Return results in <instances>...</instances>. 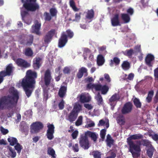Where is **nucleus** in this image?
I'll use <instances>...</instances> for the list:
<instances>
[{
  "label": "nucleus",
  "instance_id": "9b49d317",
  "mask_svg": "<svg viewBox=\"0 0 158 158\" xmlns=\"http://www.w3.org/2000/svg\"><path fill=\"white\" fill-rule=\"evenodd\" d=\"M14 68L12 64H9L6 66L5 70L1 71V73L5 77L10 76L13 74Z\"/></svg>",
  "mask_w": 158,
  "mask_h": 158
},
{
  "label": "nucleus",
  "instance_id": "49530a36",
  "mask_svg": "<svg viewBox=\"0 0 158 158\" xmlns=\"http://www.w3.org/2000/svg\"><path fill=\"white\" fill-rule=\"evenodd\" d=\"M83 117L82 116H79L75 122V125L77 126L81 125L82 124Z\"/></svg>",
  "mask_w": 158,
  "mask_h": 158
},
{
  "label": "nucleus",
  "instance_id": "4be33fe9",
  "mask_svg": "<svg viewBox=\"0 0 158 158\" xmlns=\"http://www.w3.org/2000/svg\"><path fill=\"white\" fill-rule=\"evenodd\" d=\"M143 138V135L140 134L132 135L127 138V141H133L132 139L136 140L141 139Z\"/></svg>",
  "mask_w": 158,
  "mask_h": 158
},
{
  "label": "nucleus",
  "instance_id": "1a4fd4ad",
  "mask_svg": "<svg viewBox=\"0 0 158 158\" xmlns=\"http://www.w3.org/2000/svg\"><path fill=\"white\" fill-rule=\"evenodd\" d=\"M56 30L52 29L48 31L44 36V40L45 44L48 45L51 42L53 37L56 34Z\"/></svg>",
  "mask_w": 158,
  "mask_h": 158
},
{
  "label": "nucleus",
  "instance_id": "3c124183",
  "mask_svg": "<svg viewBox=\"0 0 158 158\" xmlns=\"http://www.w3.org/2000/svg\"><path fill=\"white\" fill-rule=\"evenodd\" d=\"M106 130L105 129H102L100 131V135L102 139H104L106 135Z\"/></svg>",
  "mask_w": 158,
  "mask_h": 158
},
{
  "label": "nucleus",
  "instance_id": "dca6fc26",
  "mask_svg": "<svg viewBox=\"0 0 158 158\" xmlns=\"http://www.w3.org/2000/svg\"><path fill=\"white\" fill-rule=\"evenodd\" d=\"M120 98L119 95L118 94H115L109 99V101L110 106H112V109L113 110L116 103L115 102L118 101Z\"/></svg>",
  "mask_w": 158,
  "mask_h": 158
},
{
  "label": "nucleus",
  "instance_id": "774afa93",
  "mask_svg": "<svg viewBox=\"0 0 158 158\" xmlns=\"http://www.w3.org/2000/svg\"><path fill=\"white\" fill-rule=\"evenodd\" d=\"M152 139L155 141H158V134H155L152 135Z\"/></svg>",
  "mask_w": 158,
  "mask_h": 158
},
{
  "label": "nucleus",
  "instance_id": "f03ea898",
  "mask_svg": "<svg viewBox=\"0 0 158 158\" xmlns=\"http://www.w3.org/2000/svg\"><path fill=\"white\" fill-rule=\"evenodd\" d=\"M37 77V73L35 72L29 70L27 71L26 76L22 81V86L28 98L31 96L35 88V79Z\"/></svg>",
  "mask_w": 158,
  "mask_h": 158
},
{
  "label": "nucleus",
  "instance_id": "864d4df0",
  "mask_svg": "<svg viewBox=\"0 0 158 158\" xmlns=\"http://www.w3.org/2000/svg\"><path fill=\"white\" fill-rule=\"evenodd\" d=\"M79 71L81 72L83 74L84 73H85V76H87V69L84 67H82L79 70Z\"/></svg>",
  "mask_w": 158,
  "mask_h": 158
},
{
  "label": "nucleus",
  "instance_id": "a19ab883",
  "mask_svg": "<svg viewBox=\"0 0 158 158\" xmlns=\"http://www.w3.org/2000/svg\"><path fill=\"white\" fill-rule=\"evenodd\" d=\"M65 32L66 33V35L67 36V39L68 38L70 39H71L73 36L74 33L70 30H67Z\"/></svg>",
  "mask_w": 158,
  "mask_h": 158
},
{
  "label": "nucleus",
  "instance_id": "393cba45",
  "mask_svg": "<svg viewBox=\"0 0 158 158\" xmlns=\"http://www.w3.org/2000/svg\"><path fill=\"white\" fill-rule=\"evenodd\" d=\"M28 128L26 123L24 121H22L19 125L20 130L22 132H25L27 131Z\"/></svg>",
  "mask_w": 158,
  "mask_h": 158
},
{
  "label": "nucleus",
  "instance_id": "473e14b6",
  "mask_svg": "<svg viewBox=\"0 0 158 158\" xmlns=\"http://www.w3.org/2000/svg\"><path fill=\"white\" fill-rule=\"evenodd\" d=\"M153 94L154 92L153 90H151L148 92L147 97L146 98L147 102L150 103L151 102Z\"/></svg>",
  "mask_w": 158,
  "mask_h": 158
},
{
  "label": "nucleus",
  "instance_id": "2eb2a0df",
  "mask_svg": "<svg viewBox=\"0 0 158 158\" xmlns=\"http://www.w3.org/2000/svg\"><path fill=\"white\" fill-rule=\"evenodd\" d=\"M63 84H65V85H61L59 90L58 94L60 97L61 98H63L65 96L67 91V83L64 82H63Z\"/></svg>",
  "mask_w": 158,
  "mask_h": 158
},
{
  "label": "nucleus",
  "instance_id": "a18cd8bd",
  "mask_svg": "<svg viewBox=\"0 0 158 158\" xmlns=\"http://www.w3.org/2000/svg\"><path fill=\"white\" fill-rule=\"evenodd\" d=\"M29 39L27 41L26 44L27 46H30L31 45L33 42L34 37L32 35H30L28 36Z\"/></svg>",
  "mask_w": 158,
  "mask_h": 158
},
{
  "label": "nucleus",
  "instance_id": "338daca9",
  "mask_svg": "<svg viewBox=\"0 0 158 158\" xmlns=\"http://www.w3.org/2000/svg\"><path fill=\"white\" fill-rule=\"evenodd\" d=\"M154 76L156 78L158 79V67L154 70Z\"/></svg>",
  "mask_w": 158,
  "mask_h": 158
},
{
  "label": "nucleus",
  "instance_id": "b1692460",
  "mask_svg": "<svg viewBox=\"0 0 158 158\" xmlns=\"http://www.w3.org/2000/svg\"><path fill=\"white\" fill-rule=\"evenodd\" d=\"M87 136L91 138V139L93 140L94 142H96L97 140L98 137V135L96 134L95 133L92 132L90 131H87L85 132Z\"/></svg>",
  "mask_w": 158,
  "mask_h": 158
},
{
  "label": "nucleus",
  "instance_id": "aec40b11",
  "mask_svg": "<svg viewBox=\"0 0 158 158\" xmlns=\"http://www.w3.org/2000/svg\"><path fill=\"white\" fill-rule=\"evenodd\" d=\"M111 23L112 26L114 27L121 25L118 14H116L114 15L113 18L111 19Z\"/></svg>",
  "mask_w": 158,
  "mask_h": 158
},
{
  "label": "nucleus",
  "instance_id": "680f3d73",
  "mask_svg": "<svg viewBox=\"0 0 158 158\" xmlns=\"http://www.w3.org/2000/svg\"><path fill=\"white\" fill-rule=\"evenodd\" d=\"M107 143V145L109 147H110L111 145L113 144L114 140L112 139H108V140H106Z\"/></svg>",
  "mask_w": 158,
  "mask_h": 158
},
{
  "label": "nucleus",
  "instance_id": "72a5a7b5",
  "mask_svg": "<svg viewBox=\"0 0 158 158\" xmlns=\"http://www.w3.org/2000/svg\"><path fill=\"white\" fill-rule=\"evenodd\" d=\"M94 12L93 10L91 9L88 11L87 15L86 16V18L90 19L94 18Z\"/></svg>",
  "mask_w": 158,
  "mask_h": 158
},
{
  "label": "nucleus",
  "instance_id": "20e7f679",
  "mask_svg": "<svg viewBox=\"0 0 158 158\" xmlns=\"http://www.w3.org/2000/svg\"><path fill=\"white\" fill-rule=\"evenodd\" d=\"M52 77L51 76V72L49 69L47 70L45 72L44 74V85L43 86L44 95L48 96V90L46 89V88H48L49 85Z\"/></svg>",
  "mask_w": 158,
  "mask_h": 158
},
{
  "label": "nucleus",
  "instance_id": "5fc2aeb1",
  "mask_svg": "<svg viewBox=\"0 0 158 158\" xmlns=\"http://www.w3.org/2000/svg\"><path fill=\"white\" fill-rule=\"evenodd\" d=\"M0 130L2 133L3 135H6L9 132V131L7 129L4 128L2 127H0Z\"/></svg>",
  "mask_w": 158,
  "mask_h": 158
},
{
  "label": "nucleus",
  "instance_id": "bf43d9fd",
  "mask_svg": "<svg viewBox=\"0 0 158 158\" xmlns=\"http://www.w3.org/2000/svg\"><path fill=\"white\" fill-rule=\"evenodd\" d=\"M102 85L100 84H94V89L96 91H100L101 89Z\"/></svg>",
  "mask_w": 158,
  "mask_h": 158
},
{
  "label": "nucleus",
  "instance_id": "9d476101",
  "mask_svg": "<svg viewBox=\"0 0 158 158\" xmlns=\"http://www.w3.org/2000/svg\"><path fill=\"white\" fill-rule=\"evenodd\" d=\"M68 41L67 36L65 32H63L58 40V46L60 48L64 47Z\"/></svg>",
  "mask_w": 158,
  "mask_h": 158
},
{
  "label": "nucleus",
  "instance_id": "a211bd4d",
  "mask_svg": "<svg viewBox=\"0 0 158 158\" xmlns=\"http://www.w3.org/2000/svg\"><path fill=\"white\" fill-rule=\"evenodd\" d=\"M154 56L151 54H148L145 58V63L149 67H152L153 66L152 61L154 60Z\"/></svg>",
  "mask_w": 158,
  "mask_h": 158
},
{
  "label": "nucleus",
  "instance_id": "2f4dec72",
  "mask_svg": "<svg viewBox=\"0 0 158 158\" xmlns=\"http://www.w3.org/2000/svg\"><path fill=\"white\" fill-rule=\"evenodd\" d=\"M133 102L134 105L137 108H141V103L139 99L136 98H135L133 100Z\"/></svg>",
  "mask_w": 158,
  "mask_h": 158
},
{
  "label": "nucleus",
  "instance_id": "4c0bfd02",
  "mask_svg": "<svg viewBox=\"0 0 158 158\" xmlns=\"http://www.w3.org/2000/svg\"><path fill=\"white\" fill-rule=\"evenodd\" d=\"M48 154L51 155L52 157L55 158V152L54 150L51 147H49L48 148L47 151Z\"/></svg>",
  "mask_w": 158,
  "mask_h": 158
},
{
  "label": "nucleus",
  "instance_id": "7c9ffc66",
  "mask_svg": "<svg viewBox=\"0 0 158 158\" xmlns=\"http://www.w3.org/2000/svg\"><path fill=\"white\" fill-rule=\"evenodd\" d=\"M121 66L123 70H127L129 69L130 68V64L128 61H124L122 64Z\"/></svg>",
  "mask_w": 158,
  "mask_h": 158
},
{
  "label": "nucleus",
  "instance_id": "6ab92c4d",
  "mask_svg": "<svg viewBox=\"0 0 158 158\" xmlns=\"http://www.w3.org/2000/svg\"><path fill=\"white\" fill-rule=\"evenodd\" d=\"M41 59L40 57L35 58L33 61L32 66L35 70H38L41 66Z\"/></svg>",
  "mask_w": 158,
  "mask_h": 158
},
{
  "label": "nucleus",
  "instance_id": "423d86ee",
  "mask_svg": "<svg viewBox=\"0 0 158 158\" xmlns=\"http://www.w3.org/2000/svg\"><path fill=\"white\" fill-rule=\"evenodd\" d=\"M127 142L129 146V151L132 155L135 154V152H139L141 151V141H135L137 144H135L133 141H127Z\"/></svg>",
  "mask_w": 158,
  "mask_h": 158
},
{
  "label": "nucleus",
  "instance_id": "7ed1b4c3",
  "mask_svg": "<svg viewBox=\"0 0 158 158\" xmlns=\"http://www.w3.org/2000/svg\"><path fill=\"white\" fill-rule=\"evenodd\" d=\"M21 1L22 2H24L23 7L25 9V10H21L22 19L25 23L29 24L31 23V20L26 19L27 17L29 16L28 11H35L39 9V6L36 2V0H26L24 2V0H21Z\"/></svg>",
  "mask_w": 158,
  "mask_h": 158
},
{
  "label": "nucleus",
  "instance_id": "c03bdc74",
  "mask_svg": "<svg viewBox=\"0 0 158 158\" xmlns=\"http://www.w3.org/2000/svg\"><path fill=\"white\" fill-rule=\"evenodd\" d=\"M23 147L20 144L17 143L15 146V149L17 151L18 153L20 154L22 149H23Z\"/></svg>",
  "mask_w": 158,
  "mask_h": 158
},
{
  "label": "nucleus",
  "instance_id": "de8ad7c7",
  "mask_svg": "<svg viewBox=\"0 0 158 158\" xmlns=\"http://www.w3.org/2000/svg\"><path fill=\"white\" fill-rule=\"evenodd\" d=\"M142 143L141 144L143 145V146H146L147 147H150L152 146L151 143L148 140L146 139H143L141 141Z\"/></svg>",
  "mask_w": 158,
  "mask_h": 158
},
{
  "label": "nucleus",
  "instance_id": "e433bc0d",
  "mask_svg": "<svg viewBox=\"0 0 158 158\" xmlns=\"http://www.w3.org/2000/svg\"><path fill=\"white\" fill-rule=\"evenodd\" d=\"M70 6L75 11H77L79 10L76 6L75 3L73 0H70L69 2Z\"/></svg>",
  "mask_w": 158,
  "mask_h": 158
},
{
  "label": "nucleus",
  "instance_id": "c9c22d12",
  "mask_svg": "<svg viewBox=\"0 0 158 158\" xmlns=\"http://www.w3.org/2000/svg\"><path fill=\"white\" fill-rule=\"evenodd\" d=\"M8 149H9L8 152L9 154L12 158H15L16 155V153L15 150L13 149L11 147H8Z\"/></svg>",
  "mask_w": 158,
  "mask_h": 158
},
{
  "label": "nucleus",
  "instance_id": "f257e3e1",
  "mask_svg": "<svg viewBox=\"0 0 158 158\" xmlns=\"http://www.w3.org/2000/svg\"><path fill=\"white\" fill-rule=\"evenodd\" d=\"M10 94L0 98V109H11L15 108L19 98V94L14 87L9 89Z\"/></svg>",
  "mask_w": 158,
  "mask_h": 158
},
{
  "label": "nucleus",
  "instance_id": "58836bf2",
  "mask_svg": "<svg viewBox=\"0 0 158 158\" xmlns=\"http://www.w3.org/2000/svg\"><path fill=\"white\" fill-rule=\"evenodd\" d=\"M49 12L52 17H56L57 11L55 8H52L49 10Z\"/></svg>",
  "mask_w": 158,
  "mask_h": 158
},
{
  "label": "nucleus",
  "instance_id": "09e8293b",
  "mask_svg": "<svg viewBox=\"0 0 158 158\" xmlns=\"http://www.w3.org/2000/svg\"><path fill=\"white\" fill-rule=\"evenodd\" d=\"M101 91L102 94H106L108 92L109 90V88L106 85H104L101 88Z\"/></svg>",
  "mask_w": 158,
  "mask_h": 158
},
{
  "label": "nucleus",
  "instance_id": "052dcab7",
  "mask_svg": "<svg viewBox=\"0 0 158 158\" xmlns=\"http://www.w3.org/2000/svg\"><path fill=\"white\" fill-rule=\"evenodd\" d=\"M78 132L77 130L75 131L72 134V136L73 139H76L78 135Z\"/></svg>",
  "mask_w": 158,
  "mask_h": 158
},
{
  "label": "nucleus",
  "instance_id": "6e6d98bb",
  "mask_svg": "<svg viewBox=\"0 0 158 158\" xmlns=\"http://www.w3.org/2000/svg\"><path fill=\"white\" fill-rule=\"evenodd\" d=\"M73 150L74 152H77L79 150L78 144V143H76L72 146Z\"/></svg>",
  "mask_w": 158,
  "mask_h": 158
},
{
  "label": "nucleus",
  "instance_id": "c85d7f7f",
  "mask_svg": "<svg viewBox=\"0 0 158 158\" xmlns=\"http://www.w3.org/2000/svg\"><path fill=\"white\" fill-rule=\"evenodd\" d=\"M95 98L98 104V105H102L103 104L102 98L99 93H98L97 95L95 97Z\"/></svg>",
  "mask_w": 158,
  "mask_h": 158
},
{
  "label": "nucleus",
  "instance_id": "cd10ccee",
  "mask_svg": "<svg viewBox=\"0 0 158 158\" xmlns=\"http://www.w3.org/2000/svg\"><path fill=\"white\" fill-rule=\"evenodd\" d=\"M105 62V59L103 56L101 54L99 55L97 57V63L98 65H102Z\"/></svg>",
  "mask_w": 158,
  "mask_h": 158
},
{
  "label": "nucleus",
  "instance_id": "0eeeda50",
  "mask_svg": "<svg viewBox=\"0 0 158 158\" xmlns=\"http://www.w3.org/2000/svg\"><path fill=\"white\" fill-rule=\"evenodd\" d=\"M79 143L80 146L84 149H88L90 147L88 137L85 133L81 135Z\"/></svg>",
  "mask_w": 158,
  "mask_h": 158
},
{
  "label": "nucleus",
  "instance_id": "a878e982",
  "mask_svg": "<svg viewBox=\"0 0 158 158\" xmlns=\"http://www.w3.org/2000/svg\"><path fill=\"white\" fill-rule=\"evenodd\" d=\"M121 18L124 23H128L130 21V17L127 14H121Z\"/></svg>",
  "mask_w": 158,
  "mask_h": 158
},
{
  "label": "nucleus",
  "instance_id": "e2e57ef3",
  "mask_svg": "<svg viewBox=\"0 0 158 158\" xmlns=\"http://www.w3.org/2000/svg\"><path fill=\"white\" fill-rule=\"evenodd\" d=\"M84 106L88 110H90L93 108V106L89 104H85Z\"/></svg>",
  "mask_w": 158,
  "mask_h": 158
},
{
  "label": "nucleus",
  "instance_id": "c756f323",
  "mask_svg": "<svg viewBox=\"0 0 158 158\" xmlns=\"http://www.w3.org/2000/svg\"><path fill=\"white\" fill-rule=\"evenodd\" d=\"M155 149L152 146L149 147L147 151V154L148 156L151 158L153 156Z\"/></svg>",
  "mask_w": 158,
  "mask_h": 158
},
{
  "label": "nucleus",
  "instance_id": "f704fd0d",
  "mask_svg": "<svg viewBox=\"0 0 158 158\" xmlns=\"http://www.w3.org/2000/svg\"><path fill=\"white\" fill-rule=\"evenodd\" d=\"M8 141L10 143V144L11 146H14L17 143V139L13 137H10L8 139Z\"/></svg>",
  "mask_w": 158,
  "mask_h": 158
},
{
  "label": "nucleus",
  "instance_id": "f3484780",
  "mask_svg": "<svg viewBox=\"0 0 158 158\" xmlns=\"http://www.w3.org/2000/svg\"><path fill=\"white\" fill-rule=\"evenodd\" d=\"M41 24L38 21L35 22V24L31 27V33H35L38 35H41V32L40 31V29Z\"/></svg>",
  "mask_w": 158,
  "mask_h": 158
},
{
  "label": "nucleus",
  "instance_id": "ea45409f",
  "mask_svg": "<svg viewBox=\"0 0 158 158\" xmlns=\"http://www.w3.org/2000/svg\"><path fill=\"white\" fill-rule=\"evenodd\" d=\"M125 52L126 53V54H125V55L129 58H131L134 53V51L131 48L130 49L127 50L125 51Z\"/></svg>",
  "mask_w": 158,
  "mask_h": 158
},
{
  "label": "nucleus",
  "instance_id": "69168bd1",
  "mask_svg": "<svg viewBox=\"0 0 158 158\" xmlns=\"http://www.w3.org/2000/svg\"><path fill=\"white\" fill-rule=\"evenodd\" d=\"M104 76L106 81L108 83L110 82V79L109 75L107 74L106 73L104 75Z\"/></svg>",
  "mask_w": 158,
  "mask_h": 158
},
{
  "label": "nucleus",
  "instance_id": "603ef678",
  "mask_svg": "<svg viewBox=\"0 0 158 158\" xmlns=\"http://www.w3.org/2000/svg\"><path fill=\"white\" fill-rule=\"evenodd\" d=\"M71 69L70 67H65L64 68L63 72L64 74H69L70 73Z\"/></svg>",
  "mask_w": 158,
  "mask_h": 158
},
{
  "label": "nucleus",
  "instance_id": "0e129e2a",
  "mask_svg": "<svg viewBox=\"0 0 158 158\" xmlns=\"http://www.w3.org/2000/svg\"><path fill=\"white\" fill-rule=\"evenodd\" d=\"M105 122L103 119H101L99 121V123L98 124V127L103 126L105 125Z\"/></svg>",
  "mask_w": 158,
  "mask_h": 158
},
{
  "label": "nucleus",
  "instance_id": "5701e85b",
  "mask_svg": "<svg viewBox=\"0 0 158 158\" xmlns=\"http://www.w3.org/2000/svg\"><path fill=\"white\" fill-rule=\"evenodd\" d=\"M120 59L117 57H115L113 59L110 60L109 65L110 66L112 67L114 66V64L117 66L120 64Z\"/></svg>",
  "mask_w": 158,
  "mask_h": 158
},
{
  "label": "nucleus",
  "instance_id": "79ce46f5",
  "mask_svg": "<svg viewBox=\"0 0 158 158\" xmlns=\"http://www.w3.org/2000/svg\"><path fill=\"white\" fill-rule=\"evenodd\" d=\"M44 19L45 21H49L52 19V16L48 12H45L44 13Z\"/></svg>",
  "mask_w": 158,
  "mask_h": 158
},
{
  "label": "nucleus",
  "instance_id": "37998d69",
  "mask_svg": "<svg viewBox=\"0 0 158 158\" xmlns=\"http://www.w3.org/2000/svg\"><path fill=\"white\" fill-rule=\"evenodd\" d=\"M92 155L94 158H101V154L98 151H94L92 152Z\"/></svg>",
  "mask_w": 158,
  "mask_h": 158
},
{
  "label": "nucleus",
  "instance_id": "8fccbe9b",
  "mask_svg": "<svg viewBox=\"0 0 158 158\" xmlns=\"http://www.w3.org/2000/svg\"><path fill=\"white\" fill-rule=\"evenodd\" d=\"M81 12L76 13L75 15V19L73 20V21L77 22H79L81 19Z\"/></svg>",
  "mask_w": 158,
  "mask_h": 158
},
{
  "label": "nucleus",
  "instance_id": "412c9836",
  "mask_svg": "<svg viewBox=\"0 0 158 158\" xmlns=\"http://www.w3.org/2000/svg\"><path fill=\"white\" fill-rule=\"evenodd\" d=\"M79 97L80 102L82 103L88 102L91 100L90 97L88 96H86L84 93H82L80 94Z\"/></svg>",
  "mask_w": 158,
  "mask_h": 158
},
{
  "label": "nucleus",
  "instance_id": "4468645a",
  "mask_svg": "<svg viewBox=\"0 0 158 158\" xmlns=\"http://www.w3.org/2000/svg\"><path fill=\"white\" fill-rule=\"evenodd\" d=\"M16 63L18 66L24 68L29 67L31 65L30 63L21 58L17 59L16 60Z\"/></svg>",
  "mask_w": 158,
  "mask_h": 158
},
{
  "label": "nucleus",
  "instance_id": "bb28decb",
  "mask_svg": "<svg viewBox=\"0 0 158 158\" xmlns=\"http://www.w3.org/2000/svg\"><path fill=\"white\" fill-rule=\"evenodd\" d=\"M24 54L27 56L31 57L33 56V52L30 48H27L25 49Z\"/></svg>",
  "mask_w": 158,
  "mask_h": 158
},
{
  "label": "nucleus",
  "instance_id": "6e6552de",
  "mask_svg": "<svg viewBox=\"0 0 158 158\" xmlns=\"http://www.w3.org/2000/svg\"><path fill=\"white\" fill-rule=\"evenodd\" d=\"M43 123L40 122L33 123L31 125V132L34 134L38 133L43 129Z\"/></svg>",
  "mask_w": 158,
  "mask_h": 158
},
{
  "label": "nucleus",
  "instance_id": "13d9d810",
  "mask_svg": "<svg viewBox=\"0 0 158 158\" xmlns=\"http://www.w3.org/2000/svg\"><path fill=\"white\" fill-rule=\"evenodd\" d=\"M127 14L130 16V15H132L134 12V10L133 8L130 7L128 8L127 11Z\"/></svg>",
  "mask_w": 158,
  "mask_h": 158
},
{
  "label": "nucleus",
  "instance_id": "f8f14e48",
  "mask_svg": "<svg viewBox=\"0 0 158 158\" xmlns=\"http://www.w3.org/2000/svg\"><path fill=\"white\" fill-rule=\"evenodd\" d=\"M47 127L48 129L47 131L46 136L48 139L51 140L54 137L53 134L54 133L55 127L53 124L49 123Z\"/></svg>",
  "mask_w": 158,
  "mask_h": 158
},
{
  "label": "nucleus",
  "instance_id": "ddd939ff",
  "mask_svg": "<svg viewBox=\"0 0 158 158\" xmlns=\"http://www.w3.org/2000/svg\"><path fill=\"white\" fill-rule=\"evenodd\" d=\"M132 103L128 102L126 103L123 106L121 110V112L123 114H126L131 112L133 108Z\"/></svg>",
  "mask_w": 158,
  "mask_h": 158
},
{
  "label": "nucleus",
  "instance_id": "39448f33",
  "mask_svg": "<svg viewBox=\"0 0 158 158\" xmlns=\"http://www.w3.org/2000/svg\"><path fill=\"white\" fill-rule=\"evenodd\" d=\"M81 109V106L79 104L75 105L73 108L68 116V120L70 122H73L76 119L78 114Z\"/></svg>",
  "mask_w": 158,
  "mask_h": 158
},
{
  "label": "nucleus",
  "instance_id": "4d7b16f0",
  "mask_svg": "<svg viewBox=\"0 0 158 158\" xmlns=\"http://www.w3.org/2000/svg\"><path fill=\"white\" fill-rule=\"evenodd\" d=\"M58 106L60 110H62L64 107V101L62 100L59 103Z\"/></svg>",
  "mask_w": 158,
  "mask_h": 158
}]
</instances>
